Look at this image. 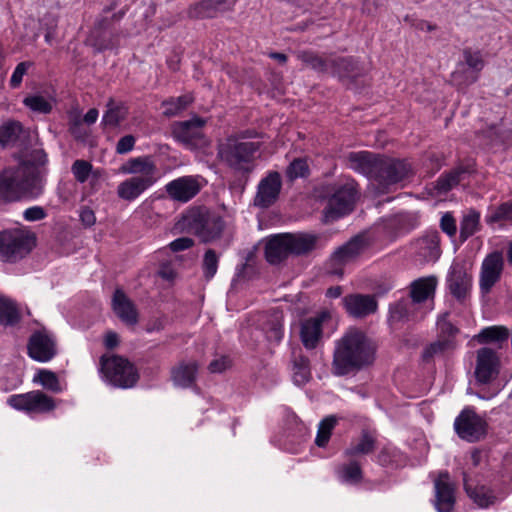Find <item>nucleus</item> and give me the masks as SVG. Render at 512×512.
<instances>
[{"mask_svg":"<svg viewBox=\"0 0 512 512\" xmlns=\"http://www.w3.org/2000/svg\"><path fill=\"white\" fill-rule=\"evenodd\" d=\"M374 360V348L366 335L357 328L348 329L336 341L332 370L337 376L359 370Z\"/></svg>","mask_w":512,"mask_h":512,"instance_id":"1","label":"nucleus"},{"mask_svg":"<svg viewBox=\"0 0 512 512\" xmlns=\"http://www.w3.org/2000/svg\"><path fill=\"white\" fill-rule=\"evenodd\" d=\"M437 287L434 276L422 277L410 285L411 299H402L390 306L389 322L396 325L401 322L419 320L433 309V299Z\"/></svg>","mask_w":512,"mask_h":512,"instance_id":"2","label":"nucleus"},{"mask_svg":"<svg viewBox=\"0 0 512 512\" xmlns=\"http://www.w3.org/2000/svg\"><path fill=\"white\" fill-rule=\"evenodd\" d=\"M119 172L131 177L117 187V195L125 201H134L151 188L160 178V173L151 156L129 158L119 168Z\"/></svg>","mask_w":512,"mask_h":512,"instance_id":"3","label":"nucleus"},{"mask_svg":"<svg viewBox=\"0 0 512 512\" xmlns=\"http://www.w3.org/2000/svg\"><path fill=\"white\" fill-rule=\"evenodd\" d=\"M40 181L35 166L23 163L16 169H7L0 178V197L15 201L26 196L40 193Z\"/></svg>","mask_w":512,"mask_h":512,"instance_id":"4","label":"nucleus"},{"mask_svg":"<svg viewBox=\"0 0 512 512\" xmlns=\"http://www.w3.org/2000/svg\"><path fill=\"white\" fill-rule=\"evenodd\" d=\"M35 235L25 228L8 229L0 233V260L15 263L35 247Z\"/></svg>","mask_w":512,"mask_h":512,"instance_id":"5","label":"nucleus"},{"mask_svg":"<svg viewBox=\"0 0 512 512\" xmlns=\"http://www.w3.org/2000/svg\"><path fill=\"white\" fill-rule=\"evenodd\" d=\"M258 149V145L254 142L230 137L219 146L218 153L220 158L233 169L248 172L253 168L255 153Z\"/></svg>","mask_w":512,"mask_h":512,"instance_id":"6","label":"nucleus"},{"mask_svg":"<svg viewBox=\"0 0 512 512\" xmlns=\"http://www.w3.org/2000/svg\"><path fill=\"white\" fill-rule=\"evenodd\" d=\"M100 372L106 382L118 388H131L138 380L135 367L121 356H102Z\"/></svg>","mask_w":512,"mask_h":512,"instance_id":"7","label":"nucleus"},{"mask_svg":"<svg viewBox=\"0 0 512 512\" xmlns=\"http://www.w3.org/2000/svg\"><path fill=\"white\" fill-rule=\"evenodd\" d=\"M356 196L357 189L354 181H347L339 187L328 200L324 210L325 222H333L349 214L353 210Z\"/></svg>","mask_w":512,"mask_h":512,"instance_id":"8","label":"nucleus"},{"mask_svg":"<svg viewBox=\"0 0 512 512\" xmlns=\"http://www.w3.org/2000/svg\"><path fill=\"white\" fill-rule=\"evenodd\" d=\"M7 403L14 409L27 413H47L56 407L54 399L39 390L12 395Z\"/></svg>","mask_w":512,"mask_h":512,"instance_id":"9","label":"nucleus"},{"mask_svg":"<svg viewBox=\"0 0 512 512\" xmlns=\"http://www.w3.org/2000/svg\"><path fill=\"white\" fill-rule=\"evenodd\" d=\"M454 428L460 438L476 442L485 435L486 422L474 410L467 408L455 419Z\"/></svg>","mask_w":512,"mask_h":512,"instance_id":"10","label":"nucleus"},{"mask_svg":"<svg viewBox=\"0 0 512 512\" xmlns=\"http://www.w3.org/2000/svg\"><path fill=\"white\" fill-rule=\"evenodd\" d=\"M464 488L468 497L480 508H487L505 497L496 485L493 487L464 475Z\"/></svg>","mask_w":512,"mask_h":512,"instance_id":"11","label":"nucleus"},{"mask_svg":"<svg viewBox=\"0 0 512 512\" xmlns=\"http://www.w3.org/2000/svg\"><path fill=\"white\" fill-rule=\"evenodd\" d=\"M411 173V166L405 160L382 159L377 181L382 187V191H384L388 190L392 185L403 182Z\"/></svg>","mask_w":512,"mask_h":512,"instance_id":"12","label":"nucleus"},{"mask_svg":"<svg viewBox=\"0 0 512 512\" xmlns=\"http://www.w3.org/2000/svg\"><path fill=\"white\" fill-rule=\"evenodd\" d=\"M203 186L204 180L201 176L189 175L168 182L165 190L172 200L186 203L194 198Z\"/></svg>","mask_w":512,"mask_h":512,"instance_id":"13","label":"nucleus"},{"mask_svg":"<svg viewBox=\"0 0 512 512\" xmlns=\"http://www.w3.org/2000/svg\"><path fill=\"white\" fill-rule=\"evenodd\" d=\"M205 120L194 117L191 120L177 122L173 125V136L188 148H197L206 145L202 128Z\"/></svg>","mask_w":512,"mask_h":512,"instance_id":"14","label":"nucleus"},{"mask_svg":"<svg viewBox=\"0 0 512 512\" xmlns=\"http://www.w3.org/2000/svg\"><path fill=\"white\" fill-rule=\"evenodd\" d=\"M330 319L331 313L323 310L300 322L299 336L306 349H314L318 346L323 335V325Z\"/></svg>","mask_w":512,"mask_h":512,"instance_id":"15","label":"nucleus"},{"mask_svg":"<svg viewBox=\"0 0 512 512\" xmlns=\"http://www.w3.org/2000/svg\"><path fill=\"white\" fill-rule=\"evenodd\" d=\"M28 355L35 361L48 362L57 354L54 337L46 330L34 332L29 339Z\"/></svg>","mask_w":512,"mask_h":512,"instance_id":"16","label":"nucleus"},{"mask_svg":"<svg viewBox=\"0 0 512 512\" xmlns=\"http://www.w3.org/2000/svg\"><path fill=\"white\" fill-rule=\"evenodd\" d=\"M446 318L447 313L441 315L438 318L437 325L441 333L448 334V337L440 338L428 345L422 353L424 361H430L434 357L444 355L456 348L457 344L452 336L457 333L458 330L450 322H448Z\"/></svg>","mask_w":512,"mask_h":512,"instance_id":"17","label":"nucleus"},{"mask_svg":"<svg viewBox=\"0 0 512 512\" xmlns=\"http://www.w3.org/2000/svg\"><path fill=\"white\" fill-rule=\"evenodd\" d=\"M450 293L458 300H464L472 287V275L462 262H454L446 280Z\"/></svg>","mask_w":512,"mask_h":512,"instance_id":"18","label":"nucleus"},{"mask_svg":"<svg viewBox=\"0 0 512 512\" xmlns=\"http://www.w3.org/2000/svg\"><path fill=\"white\" fill-rule=\"evenodd\" d=\"M434 491L437 512H452L456 501L455 485L447 472H440L434 480Z\"/></svg>","mask_w":512,"mask_h":512,"instance_id":"19","label":"nucleus"},{"mask_svg":"<svg viewBox=\"0 0 512 512\" xmlns=\"http://www.w3.org/2000/svg\"><path fill=\"white\" fill-rule=\"evenodd\" d=\"M282 182L278 172H269L261 179L254 197V205L260 208H268L277 200Z\"/></svg>","mask_w":512,"mask_h":512,"instance_id":"20","label":"nucleus"},{"mask_svg":"<svg viewBox=\"0 0 512 512\" xmlns=\"http://www.w3.org/2000/svg\"><path fill=\"white\" fill-rule=\"evenodd\" d=\"M500 360L496 352L490 348H481L477 351L475 376L478 382L486 384L497 377Z\"/></svg>","mask_w":512,"mask_h":512,"instance_id":"21","label":"nucleus"},{"mask_svg":"<svg viewBox=\"0 0 512 512\" xmlns=\"http://www.w3.org/2000/svg\"><path fill=\"white\" fill-rule=\"evenodd\" d=\"M464 62L453 73L455 80H461L463 84H471L478 78L479 72L484 67V61L479 51L466 49L463 52Z\"/></svg>","mask_w":512,"mask_h":512,"instance_id":"22","label":"nucleus"},{"mask_svg":"<svg viewBox=\"0 0 512 512\" xmlns=\"http://www.w3.org/2000/svg\"><path fill=\"white\" fill-rule=\"evenodd\" d=\"M502 269L503 257L499 252H494L484 259L480 275V289L483 293H488L499 280Z\"/></svg>","mask_w":512,"mask_h":512,"instance_id":"23","label":"nucleus"},{"mask_svg":"<svg viewBox=\"0 0 512 512\" xmlns=\"http://www.w3.org/2000/svg\"><path fill=\"white\" fill-rule=\"evenodd\" d=\"M346 312L356 318L365 317L377 310V301L374 296L351 294L342 299Z\"/></svg>","mask_w":512,"mask_h":512,"instance_id":"24","label":"nucleus"},{"mask_svg":"<svg viewBox=\"0 0 512 512\" xmlns=\"http://www.w3.org/2000/svg\"><path fill=\"white\" fill-rule=\"evenodd\" d=\"M368 245L369 243L365 235H357L334 252L331 262L334 265L349 263L363 253Z\"/></svg>","mask_w":512,"mask_h":512,"instance_id":"25","label":"nucleus"},{"mask_svg":"<svg viewBox=\"0 0 512 512\" xmlns=\"http://www.w3.org/2000/svg\"><path fill=\"white\" fill-rule=\"evenodd\" d=\"M382 158H377L368 151L350 153L348 156V165L358 173L378 177L379 166Z\"/></svg>","mask_w":512,"mask_h":512,"instance_id":"26","label":"nucleus"},{"mask_svg":"<svg viewBox=\"0 0 512 512\" xmlns=\"http://www.w3.org/2000/svg\"><path fill=\"white\" fill-rule=\"evenodd\" d=\"M112 308L114 313L126 325L134 326L138 322V312L134 304L120 289H117L114 292L112 298Z\"/></svg>","mask_w":512,"mask_h":512,"instance_id":"27","label":"nucleus"},{"mask_svg":"<svg viewBox=\"0 0 512 512\" xmlns=\"http://www.w3.org/2000/svg\"><path fill=\"white\" fill-rule=\"evenodd\" d=\"M291 254L287 234L269 238L265 246V257L271 264H278Z\"/></svg>","mask_w":512,"mask_h":512,"instance_id":"28","label":"nucleus"},{"mask_svg":"<svg viewBox=\"0 0 512 512\" xmlns=\"http://www.w3.org/2000/svg\"><path fill=\"white\" fill-rule=\"evenodd\" d=\"M439 234L430 232L415 243L416 253L424 262H435L440 256Z\"/></svg>","mask_w":512,"mask_h":512,"instance_id":"29","label":"nucleus"},{"mask_svg":"<svg viewBox=\"0 0 512 512\" xmlns=\"http://www.w3.org/2000/svg\"><path fill=\"white\" fill-rule=\"evenodd\" d=\"M198 365L195 361L181 362L171 370V378L176 386L190 387L196 379Z\"/></svg>","mask_w":512,"mask_h":512,"instance_id":"30","label":"nucleus"},{"mask_svg":"<svg viewBox=\"0 0 512 512\" xmlns=\"http://www.w3.org/2000/svg\"><path fill=\"white\" fill-rule=\"evenodd\" d=\"M291 254L301 255L316 248L318 237L314 234H287Z\"/></svg>","mask_w":512,"mask_h":512,"instance_id":"31","label":"nucleus"},{"mask_svg":"<svg viewBox=\"0 0 512 512\" xmlns=\"http://www.w3.org/2000/svg\"><path fill=\"white\" fill-rule=\"evenodd\" d=\"M485 220L487 224L500 228L505 225H512V202H505L497 207L491 208Z\"/></svg>","mask_w":512,"mask_h":512,"instance_id":"32","label":"nucleus"},{"mask_svg":"<svg viewBox=\"0 0 512 512\" xmlns=\"http://www.w3.org/2000/svg\"><path fill=\"white\" fill-rule=\"evenodd\" d=\"M33 382L53 393H61L66 389V384L59 380L56 373L47 369H39L33 376Z\"/></svg>","mask_w":512,"mask_h":512,"instance_id":"33","label":"nucleus"},{"mask_svg":"<svg viewBox=\"0 0 512 512\" xmlns=\"http://www.w3.org/2000/svg\"><path fill=\"white\" fill-rule=\"evenodd\" d=\"M336 474L339 481L345 484H357L362 478L360 465L356 461L340 465Z\"/></svg>","mask_w":512,"mask_h":512,"instance_id":"34","label":"nucleus"},{"mask_svg":"<svg viewBox=\"0 0 512 512\" xmlns=\"http://www.w3.org/2000/svg\"><path fill=\"white\" fill-rule=\"evenodd\" d=\"M480 226V213L476 210L467 211L460 223V237L462 241L474 235Z\"/></svg>","mask_w":512,"mask_h":512,"instance_id":"35","label":"nucleus"},{"mask_svg":"<svg viewBox=\"0 0 512 512\" xmlns=\"http://www.w3.org/2000/svg\"><path fill=\"white\" fill-rule=\"evenodd\" d=\"M20 319L16 304L9 298L0 296V324L14 325Z\"/></svg>","mask_w":512,"mask_h":512,"instance_id":"36","label":"nucleus"},{"mask_svg":"<svg viewBox=\"0 0 512 512\" xmlns=\"http://www.w3.org/2000/svg\"><path fill=\"white\" fill-rule=\"evenodd\" d=\"M128 109L123 104H115L112 100L108 103V109L102 118V124L109 127H116L125 119Z\"/></svg>","mask_w":512,"mask_h":512,"instance_id":"37","label":"nucleus"},{"mask_svg":"<svg viewBox=\"0 0 512 512\" xmlns=\"http://www.w3.org/2000/svg\"><path fill=\"white\" fill-rule=\"evenodd\" d=\"M338 422V418L334 415L327 416L318 425V431L315 438V444L318 447H326L328 444L332 431Z\"/></svg>","mask_w":512,"mask_h":512,"instance_id":"38","label":"nucleus"},{"mask_svg":"<svg viewBox=\"0 0 512 512\" xmlns=\"http://www.w3.org/2000/svg\"><path fill=\"white\" fill-rule=\"evenodd\" d=\"M309 360L306 357H298L293 362L292 379L298 385H304L310 379Z\"/></svg>","mask_w":512,"mask_h":512,"instance_id":"39","label":"nucleus"},{"mask_svg":"<svg viewBox=\"0 0 512 512\" xmlns=\"http://www.w3.org/2000/svg\"><path fill=\"white\" fill-rule=\"evenodd\" d=\"M509 337V330L503 326H491L481 330L477 335L480 343L487 342H502L506 341Z\"/></svg>","mask_w":512,"mask_h":512,"instance_id":"40","label":"nucleus"},{"mask_svg":"<svg viewBox=\"0 0 512 512\" xmlns=\"http://www.w3.org/2000/svg\"><path fill=\"white\" fill-rule=\"evenodd\" d=\"M374 444V438L365 432L358 440L351 443L345 453L348 456L365 455L373 451Z\"/></svg>","mask_w":512,"mask_h":512,"instance_id":"41","label":"nucleus"},{"mask_svg":"<svg viewBox=\"0 0 512 512\" xmlns=\"http://www.w3.org/2000/svg\"><path fill=\"white\" fill-rule=\"evenodd\" d=\"M22 132V126L17 121H8L0 126V144L14 143Z\"/></svg>","mask_w":512,"mask_h":512,"instance_id":"42","label":"nucleus"},{"mask_svg":"<svg viewBox=\"0 0 512 512\" xmlns=\"http://www.w3.org/2000/svg\"><path fill=\"white\" fill-rule=\"evenodd\" d=\"M192 101L193 98L189 94L166 100L162 103L164 108L163 113L167 116H175L184 110Z\"/></svg>","mask_w":512,"mask_h":512,"instance_id":"43","label":"nucleus"},{"mask_svg":"<svg viewBox=\"0 0 512 512\" xmlns=\"http://www.w3.org/2000/svg\"><path fill=\"white\" fill-rule=\"evenodd\" d=\"M222 3L223 0H203L191 10V15L198 18L213 17Z\"/></svg>","mask_w":512,"mask_h":512,"instance_id":"44","label":"nucleus"},{"mask_svg":"<svg viewBox=\"0 0 512 512\" xmlns=\"http://www.w3.org/2000/svg\"><path fill=\"white\" fill-rule=\"evenodd\" d=\"M224 228V222L221 217L209 216L203 224V236L206 240H212L218 237Z\"/></svg>","mask_w":512,"mask_h":512,"instance_id":"45","label":"nucleus"},{"mask_svg":"<svg viewBox=\"0 0 512 512\" xmlns=\"http://www.w3.org/2000/svg\"><path fill=\"white\" fill-rule=\"evenodd\" d=\"M463 173L462 170L456 169L446 175L441 176L437 180L436 189L439 194H443L451 190L460 182V176Z\"/></svg>","mask_w":512,"mask_h":512,"instance_id":"46","label":"nucleus"},{"mask_svg":"<svg viewBox=\"0 0 512 512\" xmlns=\"http://www.w3.org/2000/svg\"><path fill=\"white\" fill-rule=\"evenodd\" d=\"M24 104L34 112L47 114L52 109V103L41 95H32L24 99Z\"/></svg>","mask_w":512,"mask_h":512,"instance_id":"47","label":"nucleus"},{"mask_svg":"<svg viewBox=\"0 0 512 512\" xmlns=\"http://www.w3.org/2000/svg\"><path fill=\"white\" fill-rule=\"evenodd\" d=\"M266 337L269 341L279 343L283 338L282 317L274 315L271 322L266 327Z\"/></svg>","mask_w":512,"mask_h":512,"instance_id":"48","label":"nucleus"},{"mask_svg":"<svg viewBox=\"0 0 512 512\" xmlns=\"http://www.w3.org/2000/svg\"><path fill=\"white\" fill-rule=\"evenodd\" d=\"M71 171L78 182L84 183L90 176L92 165L85 160H76L72 164Z\"/></svg>","mask_w":512,"mask_h":512,"instance_id":"49","label":"nucleus"},{"mask_svg":"<svg viewBox=\"0 0 512 512\" xmlns=\"http://www.w3.org/2000/svg\"><path fill=\"white\" fill-rule=\"evenodd\" d=\"M218 256L213 250H208L203 259V271L206 278L211 279L217 272Z\"/></svg>","mask_w":512,"mask_h":512,"instance_id":"50","label":"nucleus"},{"mask_svg":"<svg viewBox=\"0 0 512 512\" xmlns=\"http://www.w3.org/2000/svg\"><path fill=\"white\" fill-rule=\"evenodd\" d=\"M308 172V165L303 159H295L287 168L286 174L290 180L304 177Z\"/></svg>","mask_w":512,"mask_h":512,"instance_id":"51","label":"nucleus"},{"mask_svg":"<svg viewBox=\"0 0 512 512\" xmlns=\"http://www.w3.org/2000/svg\"><path fill=\"white\" fill-rule=\"evenodd\" d=\"M32 65L31 62H21L14 69L10 78V86L17 88L22 83L24 75L27 73L29 67Z\"/></svg>","mask_w":512,"mask_h":512,"instance_id":"52","label":"nucleus"},{"mask_svg":"<svg viewBox=\"0 0 512 512\" xmlns=\"http://www.w3.org/2000/svg\"><path fill=\"white\" fill-rule=\"evenodd\" d=\"M441 229L443 232H445L448 236L453 237L456 234L457 226L456 221L453 218V216L449 213H446L441 218Z\"/></svg>","mask_w":512,"mask_h":512,"instance_id":"53","label":"nucleus"},{"mask_svg":"<svg viewBox=\"0 0 512 512\" xmlns=\"http://www.w3.org/2000/svg\"><path fill=\"white\" fill-rule=\"evenodd\" d=\"M45 210L40 206H33L30 208H27L23 212V217L26 221L33 222V221H39L46 217Z\"/></svg>","mask_w":512,"mask_h":512,"instance_id":"54","label":"nucleus"},{"mask_svg":"<svg viewBox=\"0 0 512 512\" xmlns=\"http://www.w3.org/2000/svg\"><path fill=\"white\" fill-rule=\"evenodd\" d=\"M134 145L135 138L132 135H126L118 141L116 151L118 154H126L134 148Z\"/></svg>","mask_w":512,"mask_h":512,"instance_id":"55","label":"nucleus"},{"mask_svg":"<svg viewBox=\"0 0 512 512\" xmlns=\"http://www.w3.org/2000/svg\"><path fill=\"white\" fill-rule=\"evenodd\" d=\"M354 70V64L351 60L340 59L336 62V72L340 77L352 76Z\"/></svg>","mask_w":512,"mask_h":512,"instance_id":"56","label":"nucleus"},{"mask_svg":"<svg viewBox=\"0 0 512 512\" xmlns=\"http://www.w3.org/2000/svg\"><path fill=\"white\" fill-rule=\"evenodd\" d=\"M193 245V240L188 237L178 238L170 243V249L174 252H179L190 248Z\"/></svg>","mask_w":512,"mask_h":512,"instance_id":"57","label":"nucleus"},{"mask_svg":"<svg viewBox=\"0 0 512 512\" xmlns=\"http://www.w3.org/2000/svg\"><path fill=\"white\" fill-rule=\"evenodd\" d=\"M303 61L317 70H326V63L318 56L312 54H304Z\"/></svg>","mask_w":512,"mask_h":512,"instance_id":"58","label":"nucleus"},{"mask_svg":"<svg viewBox=\"0 0 512 512\" xmlns=\"http://www.w3.org/2000/svg\"><path fill=\"white\" fill-rule=\"evenodd\" d=\"M58 23V18L55 14L48 13L41 20L40 25L44 30L55 31Z\"/></svg>","mask_w":512,"mask_h":512,"instance_id":"59","label":"nucleus"},{"mask_svg":"<svg viewBox=\"0 0 512 512\" xmlns=\"http://www.w3.org/2000/svg\"><path fill=\"white\" fill-rule=\"evenodd\" d=\"M80 219L83 225H85L86 227H91L92 225L95 224L96 221V217L93 210H91L88 207H84L81 209Z\"/></svg>","mask_w":512,"mask_h":512,"instance_id":"60","label":"nucleus"},{"mask_svg":"<svg viewBox=\"0 0 512 512\" xmlns=\"http://www.w3.org/2000/svg\"><path fill=\"white\" fill-rule=\"evenodd\" d=\"M229 366V360L226 357H221L213 360L209 364V370L212 373H220L223 372Z\"/></svg>","mask_w":512,"mask_h":512,"instance_id":"61","label":"nucleus"},{"mask_svg":"<svg viewBox=\"0 0 512 512\" xmlns=\"http://www.w3.org/2000/svg\"><path fill=\"white\" fill-rule=\"evenodd\" d=\"M158 275L164 280L172 281L176 273L170 264H163L158 270Z\"/></svg>","mask_w":512,"mask_h":512,"instance_id":"62","label":"nucleus"},{"mask_svg":"<svg viewBox=\"0 0 512 512\" xmlns=\"http://www.w3.org/2000/svg\"><path fill=\"white\" fill-rule=\"evenodd\" d=\"M119 343L118 335L114 332H108L104 339V344L107 348L112 349Z\"/></svg>","mask_w":512,"mask_h":512,"instance_id":"63","label":"nucleus"},{"mask_svg":"<svg viewBox=\"0 0 512 512\" xmlns=\"http://www.w3.org/2000/svg\"><path fill=\"white\" fill-rule=\"evenodd\" d=\"M98 110L95 108H92L87 111V113L84 115V122L88 125L94 124L98 119Z\"/></svg>","mask_w":512,"mask_h":512,"instance_id":"64","label":"nucleus"}]
</instances>
